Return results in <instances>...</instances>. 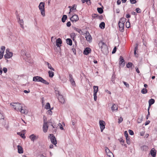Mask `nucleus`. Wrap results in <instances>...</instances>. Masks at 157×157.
<instances>
[{
  "label": "nucleus",
  "mask_w": 157,
  "mask_h": 157,
  "mask_svg": "<svg viewBox=\"0 0 157 157\" xmlns=\"http://www.w3.org/2000/svg\"><path fill=\"white\" fill-rule=\"evenodd\" d=\"M33 81L34 82H42L45 84L48 85L49 83L42 77L39 76H34L33 78Z\"/></svg>",
  "instance_id": "nucleus-1"
},
{
  "label": "nucleus",
  "mask_w": 157,
  "mask_h": 157,
  "mask_svg": "<svg viewBox=\"0 0 157 157\" xmlns=\"http://www.w3.org/2000/svg\"><path fill=\"white\" fill-rule=\"evenodd\" d=\"M10 105L13 106L14 109L17 111H20V109L22 108L21 104L18 102L11 103Z\"/></svg>",
  "instance_id": "nucleus-2"
},
{
  "label": "nucleus",
  "mask_w": 157,
  "mask_h": 157,
  "mask_svg": "<svg viewBox=\"0 0 157 157\" xmlns=\"http://www.w3.org/2000/svg\"><path fill=\"white\" fill-rule=\"evenodd\" d=\"M45 3L43 2H40L39 6V8L40 10L41 15L44 16L45 15V10H44Z\"/></svg>",
  "instance_id": "nucleus-3"
},
{
  "label": "nucleus",
  "mask_w": 157,
  "mask_h": 157,
  "mask_svg": "<svg viewBox=\"0 0 157 157\" xmlns=\"http://www.w3.org/2000/svg\"><path fill=\"white\" fill-rule=\"evenodd\" d=\"M94 89V99L95 101L97 100V94L98 90V86H93Z\"/></svg>",
  "instance_id": "nucleus-4"
},
{
  "label": "nucleus",
  "mask_w": 157,
  "mask_h": 157,
  "mask_svg": "<svg viewBox=\"0 0 157 157\" xmlns=\"http://www.w3.org/2000/svg\"><path fill=\"white\" fill-rule=\"evenodd\" d=\"M48 138L50 139L52 144L55 145L57 144V141L55 137L53 134H50L48 136Z\"/></svg>",
  "instance_id": "nucleus-5"
},
{
  "label": "nucleus",
  "mask_w": 157,
  "mask_h": 157,
  "mask_svg": "<svg viewBox=\"0 0 157 157\" xmlns=\"http://www.w3.org/2000/svg\"><path fill=\"white\" fill-rule=\"evenodd\" d=\"M56 94H58V98L59 102L62 103H64L65 101L62 95L60 94L59 91H57L56 92Z\"/></svg>",
  "instance_id": "nucleus-6"
},
{
  "label": "nucleus",
  "mask_w": 157,
  "mask_h": 157,
  "mask_svg": "<svg viewBox=\"0 0 157 157\" xmlns=\"http://www.w3.org/2000/svg\"><path fill=\"white\" fill-rule=\"evenodd\" d=\"M85 34L86 35L85 37L86 40L90 42L92 40V37L89 32L88 31H86Z\"/></svg>",
  "instance_id": "nucleus-7"
},
{
  "label": "nucleus",
  "mask_w": 157,
  "mask_h": 157,
  "mask_svg": "<svg viewBox=\"0 0 157 157\" xmlns=\"http://www.w3.org/2000/svg\"><path fill=\"white\" fill-rule=\"evenodd\" d=\"M6 54L4 55V57L6 58H10L12 57L13 56V53L9 51V50H6Z\"/></svg>",
  "instance_id": "nucleus-8"
},
{
  "label": "nucleus",
  "mask_w": 157,
  "mask_h": 157,
  "mask_svg": "<svg viewBox=\"0 0 157 157\" xmlns=\"http://www.w3.org/2000/svg\"><path fill=\"white\" fill-rule=\"evenodd\" d=\"M101 131L102 132L105 128V123L104 121L100 120L99 122Z\"/></svg>",
  "instance_id": "nucleus-9"
},
{
  "label": "nucleus",
  "mask_w": 157,
  "mask_h": 157,
  "mask_svg": "<svg viewBox=\"0 0 157 157\" xmlns=\"http://www.w3.org/2000/svg\"><path fill=\"white\" fill-rule=\"evenodd\" d=\"M99 45L101 49H108L107 45L102 41L99 42Z\"/></svg>",
  "instance_id": "nucleus-10"
},
{
  "label": "nucleus",
  "mask_w": 157,
  "mask_h": 157,
  "mask_svg": "<svg viewBox=\"0 0 157 157\" xmlns=\"http://www.w3.org/2000/svg\"><path fill=\"white\" fill-rule=\"evenodd\" d=\"M119 65L122 67H123L125 65V61L124 59L121 56H120L119 58Z\"/></svg>",
  "instance_id": "nucleus-11"
},
{
  "label": "nucleus",
  "mask_w": 157,
  "mask_h": 157,
  "mask_svg": "<svg viewBox=\"0 0 157 157\" xmlns=\"http://www.w3.org/2000/svg\"><path fill=\"white\" fill-rule=\"evenodd\" d=\"M71 21L72 22H76L78 20V15L75 14L72 16L70 18Z\"/></svg>",
  "instance_id": "nucleus-12"
},
{
  "label": "nucleus",
  "mask_w": 157,
  "mask_h": 157,
  "mask_svg": "<svg viewBox=\"0 0 157 157\" xmlns=\"http://www.w3.org/2000/svg\"><path fill=\"white\" fill-rule=\"evenodd\" d=\"M29 137L32 141L34 142L35 140H36L38 138V136L33 134L31 135Z\"/></svg>",
  "instance_id": "nucleus-13"
},
{
  "label": "nucleus",
  "mask_w": 157,
  "mask_h": 157,
  "mask_svg": "<svg viewBox=\"0 0 157 157\" xmlns=\"http://www.w3.org/2000/svg\"><path fill=\"white\" fill-rule=\"evenodd\" d=\"M150 154L153 157H155L156 155V151L154 148L151 149L150 151Z\"/></svg>",
  "instance_id": "nucleus-14"
},
{
  "label": "nucleus",
  "mask_w": 157,
  "mask_h": 157,
  "mask_svg": "<svg viewBox=\"0 0 157 157\" xmlns=\"http://www.w3.org/2000/svg\"><path fill=\"white\" fill-rule=\"evenodd\" d=\"M119 29L121 32H123L124 31V24L121 23L120 22H118Z\"/></svg>",
  "instance_id": "nucleus-15"
},
{
  "label": "nucleus",
  "mask_w": 157,
  "mask_h": 157,
  "mask_svg": "<svg viewBox=\"0 0 157 157\" xmlns=\"http://www.w3.org/2000/svg\"><path fill=\"white\" fill-rule=\"evenodd\" d=\"M62 43V41L60 38H58L56 40V45L58 47H60V46H61V44Z\"/></svg>",
  "instance_id": "nucleus-16"
},
{
  "label": "nucleus",
  "mask_w": 157,
  "mask_h": 157,
  "mask_svg": "<svg viewBox=\"0 0 157 157\" xmlns=\"http://www.w3.org/2000/svg\"><path fill=\"white\" fill-rule=\"evenodd\" d=\"M18 152L19 153H23V151L22 147L20 145L17 146Z\"/></svg>",
  "instance_id": "nucleus-17"
},
{
  "label": "nucleus",
  "mask_w": 157,
  "mask_h": 157,
  "mask_svg": "<svg viewBox=\"0 0 157 157\" xmlns=\"http://www.w3.org/2000/svg\"><path fill=\"white\" fill-rule=\"evenodd\" d=\"M48 128V126L47 124H43V131L44 132H47Z\"/></svg>",
  "instance_id": "nucleus-18"
},
{
  "label": "nucleus",
  "mask_w": 157,
  "mask_h": 157,
  "mask_svg": "<svg viewBox=\"0 0 157 157\" xmlns=\"http://www.w3.org/2000/svg\"><path fill=\"white\" fill-rule=\"evenodd\" d=\"M19 20L18 21V23L20 25V26L21 28L23 29L24 28V22L23 21L22 19H20V17H19Z\"/></svg>",
  "instance_id": "nucleus-19"
},
{
  "label": "nucleus",
  "mask_w": 157,
  "mask_h": 157,
  "mask_svg": "<svg viewBox=\"0 0 157 157\" xmlns=\"http://www.w3.org/2000/svg\"><path fill=\"white\" fill-rule=\"evenodd\" d=\"M102 8L98 7L97 9L98 13L100 14H101L103 12V7L102 6Z\"/></svg>",
  "instance_id": "nucleus-20"
},
{
  "label": "nucleus",
  "mask_w": 157,
  "mask_h": 157,
  "mask_svg": "<svg viewBox=\"0 0 157 157\" xmlns=\"http://www.w3.org/2000/svg\"><path fill=\"white\" fill-rule=\"evenodd\" d=\"M111 109L113 111L115 110H117L118 107L117 105L115 104H113V105L111 107Z\"/></svg>",
  "instance_id": "nucleus-21"
},
{
  "label": "nucleus",
  "mask_w": 157,
  "mask_h": 157,
  "mask_svg": "<svg viewBox=\"0 0 157 157\" xmlns=\"http://www.w3.org/2000/svg\"><path fill=\"white\" fill-rule=\"evenodd\" d=\"M66 43L68 45L71 46L72 45V40L70 38H67L66 40Z\"/></svg>",
  "instance_id": "nucleus-22"
},
{
  "label": "nucleus",
  "mask_w": 157,
  "mask_h": 157,
  "mask_svg": "<svg viewBox=\"0 0 157 157\" xmlns=\"http://www.w3.org/2000/svg\"><path fill=\"white\" fill-rule=\"evenodd\" d=\"M105 24L104 22H101L99 24V27L101 29H104L105 28Z\"/></svg>",
  "instance_id": "nucleus-23"
},
{
  "label": "nucleus",
  "mask_w": 157,
  "mask_h": 157,
  "mask_svg": "<svg viewBox=\"0 0 157 157\" xmlns=\"http://www.w3.org/2000/svg\"><path fill=\"white\" fill-rule=\"evenodd\" d=\"M45 63L48 65V67L49 69L53 71H55V69H54V68L52 67L51 65L50 64H49L48 62H45Z\"/></svg>",
  "instance_id": "nucleus-24"
},
{
  "label": "nucleus",
  "mask_w": 157,
  "mask_h": 157,
  "mask_svg": "<svg viewBox=\"0 0 157 157\" xmlns=\"http://www.w3.org/2000/svg\"><path fill=\"white\" fill-rule=\"evenodd\" d=\"M126 19L123 17L120 18L119 22H120L121 23L124 24V23L126 21Z\"/></svg>",
  "instance_id": "nucleus-25"
},
{
  "label": "nucleus",
  "mask_w": 157,
  "mask_h": 157,
  "mask_svg": "<svg viewBox=\"0 0 157 157\" xmlns=\"http://www.w3.org/2000/svg\"><path fill=\"white\" fill-rule=\"evenodd\" d=\"M91 50H84L83 52V54L85 55H87L90 53Z\"/></svg>",
  "instance_id": "nucleus-26"
},
{
  "label": "nucleus",
  "mask_w": 157,
  "mask_h": 157,
  "mask_svg": "<svg viewBox=\"0 0 157 157\" xmlns=\"http://www.w3.org/2000/svg\"><path fill=\"white\" fill-rule=\"evenodd\" d=\"M48 73L49 74V76L50 78L53 77L54 75V73L52 71H48Z\"/></svg>",
  "instance_id": "nucleus-27"
},
{
  "label": "nucleus",
  "mask_w": 157,
  "mask_h": 157,
  "mask_svg": "<svg viewBox=\"0 0 157 157\" xmlns=\"http://www.w3.org/2000/svg\"><path fill=\"white\" fill-rule=\"evenodd\" d=\"M67 18V16L66 15H63L62 18V21L63 22H64Z\"/></svg>",
  "instance_id": "nucleus-28"
},
{
  "label": "nucleus",
  "mask_w": 157,
  "mask_h": 157,
  "mask_svg": "<svg viewBox=\"0 0 157 157\" xmlns=\"http://www.w3.org/2000/svg\"><path fill=\"white\" fill-rule=\"evenodd\" d=\"M76 35L74 33H72L70 35L71 37L72 38L73 41H75V38L76 37Z\"/></svg>",
  "instance_id": "nucleus-29"
},
{
  "label": "nucleus",
  "mask_w": 157,
  "mask_h": 157,
  "mask_svg": "<svg viewBox=\"0 0 157 157\" xmlns=\"http://www.w3.org/2000/svg\"><path fill=\"white\" fill-rule=\"evenodd\" d=\"M149 105H150V106H151V105L153 104L155 102V100L153 99H150L149 101Z\"/></svg>",
  "instance_id": "nucleus-30"
},
{
  "label": "nucleus",
  "mask_w": 157,
  "mask_h": 157,
  "mask_svg": "<svg viewBox=\"0 0 157 157\" xmlns=\"http://www.w3.org/2000/svg\"><path fill=\"white\" fill-rule=\"evenodd\" d=\"M94 15H96V17L101 20H102L103 18V16L102 15H99L96 14H94Z\"/></svg>",
  "instance_id": "nucleus-31"
},
{
  "label": "nucleus",
  "mask_w": 157,
  "mask_h": 157,
  "mask_svg": "<svg viewBox=\"0 0 157 157\" xmlns=\"http://www.w3.org/2000/svg\"><path fill=\"white\" fill-rule=\"evenodd\" d=\"M20 111L22 113L27 114L28 113V111L26 110H24L22 109V108L20 109Z\"/></svg>",
  "instance_id": "nucleus-32"
},
{
  "label": "nucleus",
  "mask_w": 157,
  "mask_h": 157,
  "mask_svg": "<svg viewBox=\"0 0 157 157\" xmlns=\"http://www.w3.org/2000/svg\"><path fill=\"white\" fill-rule=\"evenodd\" d=\"M147 89L145 88H144L141 91V92L142 94H145L147 93Z\"/></svg>",
  "instance_id": "nucleus-33"
},
{
  "label": "nucleus",
  "mask_w": 157,
  "mask_h": 157,
  "mask_svg": "<svg viewBox=\"0 0 157 157\" xmlns=\"http://www.w3.org/2000/svg\"><path fill=\"white\" fill-rule=\"evenodd\" d=\"M45 108L47 109L50 108V105L49 103H47L45 106Z\"/></svg>",
  "instance_id": "nucleus-34"
},
{
  "label": "nucleus",
  "mask_w": 157,
  "mask_h": 157,
  "mask_svg": "<svg viewBox=\"0 0 157 157\" xmlns=\"http://www.w3.org/2000/svg\"><path fill=\"white\" fill-rule=\"evenodd\" d=\"M129 20L128 19L126 23V26L127 28H129L130 27V22L129 21Z\"/></svg>",
  "instance_id": "nucleus-35"
},
{
  "label": "nucleus",
  "mask_w": 157,
  "mask_h": 157,
  "mask_svg": "<svg viewBox=\"0 0 157 157\" xmlns=\"http://www.w3.org/2000/svg\"><path fill=\"white\" fill-rule=\"evenodd\" d=\"M115 76L114 74H113L112 75L111 81L113 83H115Z\"/></svg>",
  "instance_id": "nucleus-36"
},
{
  "label": "nucleus",
  "mask_w": 157,
  "mask_h": 157,
  "mask_svg": "<svg viewBox=\"0 0 157 157\" xmlns=\"http://www.w3.org/2000/svg\"><path fill=\"white\" fill-rule=\"evenodd\" d=\"M70 82L71 83V84L73 86H75V83L74 80V79H72L69 80Z\"/></svg>",
  "instance_id": "nucleus-37"
},
{
  "label": "nucleus",
  "mask_w": 157,
  "mask_h": 157,
  "mask_svg": "<svg viewBox=\"0 0 157 157\" xmlns=\"http://www.w3.org/2000/svg\"><path fill=\"white\" fill-rule=\"evenodd\" d=\"M132 65V63L129 62L126 65V67L127 68H129L131 67Z\"/></svg>",
  "instance_id": "nucleus-38"
},
{
  "label": "nucleus",
  "mask_w": 157,
  "mask_h": 157,
  "mask_svg": "<svg viewBox=\"0 0 157 157\" xmlns=\"http://www.w3.org/2000/svg\"><path fill=\"white\" fill-rule=\"evenodd\" d=\"M108 157H114L113 154L111 151L107 154Z\"/></svg>",
  "instance_id": "nucleus-39"
},
{
  "label": "nucleus",
  "mask_w": 157,
  "mask_h": 157,
  "mask_svg": "<svg viewBox=\"0 0 157 157\" xmlns=\"http://www.w3.org/2000/svg\"><path fill=\"white\" fill-rule=\"evenodd\" d=\"M104 51H102V50H101V51L102 52H103L105 54V55H107L108 52V50H103Z\"/></svg>",
  "instance_id": "nucleus-40"
},
{
  "label": "nucleus",
  "mask_w": 157,
  "mask_h": 157,
  "mask_svg": "<svg viewBox=\"0 0 157 157\" xmlns=\"http://www.w3.org/2000/svg\"><path fill=\"white\" fill-rule=\"evenodd\" d=\"M3 50H2V51H1L0 52V59H1L3 56V52L4 51H3Z\"/></svg>",
  "instance_id": "nucleus-41"
},
{
  "label": "nucleus",
  "mask_w": 157,
  "mask_h": 157,
  "mask_svg": "<svg viewBox=\"0 0 157 157\" xmlns=\"http://www.w3.org/2000/svg\"><path fill=\"white\" fill-rule=\"evenodd\" d=\"M105 152L106 153V154L109 153V152H110L109 149L107 147H105Z\"/></svg>",
  "instance_id": "nucleus-42"
},
{
  "label": "nucleus",
  "mask_w": 157,
  "mask_h": 157,
  "mask_svg": "<svg viewBox=\"0 0 157 157\" xmlns=\"http://www.w3.org/2000/svg\"><path fill=\"white\" fill-rule=\"evenodd\" d=\"M136 12L138 13H140L141 12V10L139 8H136Z\"/></svg>",
  "instance_id": "nucleus-43"
},
{
  "label": "nucleus",
  "mask_w": 157,
  "mask_h": 157,
  "mask_svg": "<svg viewBox=\"0 0 157 157\" xmlns=\"http://www.w3.org/2000/svg\"><path fill=\"white\" fill-rule=\"evenodd\" d=\"M74 29L79 33H80V32H81V29L76 27H75Z\"/></svg>",
  "instance_id": "nucleus-44"
},
{
  "label": "nucleus",
  "mask_w": 157,
  "mask_h": 157,
  "mask_svg": "<svg viewBox=\"0 0 157 157\" xmlns=\"http://www.w3.org/2000/svg\"><path fill=\"white\" fill-rule=\"evenodd\" d=\"M130 3L132 4H135L137 2L136 0H130Z\"/></svg>",
  "instance_id": "nucleus-45"
},
{
  "label": "nucleus",
  "mask_w": 157,
  "mask_h": 157,
  "mask_svg": "<svg viewBox=\"0 0 157 157\" xmlns=\"http://www.w3.org/2000/svg\"><path fill=\"white\" fill-rule=\"evenodd\" d=\"M126 139V142L127 144H130V139L128 138V137Z\"/></svg>",
  "instance_id": "nucleus-46"
},
{
  "label": "nucleus",
  "mask_w": 157,
  "mask_h": 157,
  "mask_svg": "<svg viewBox=\"0 0 157 157\" xmlns=\"http://www.w3.org/2000/svg\"><path fill=\"white\" fill-rule=\"evenodd\" d=\"M123 120V119L122 117H120L119 119H118V122L119 123H120Z\"/></svg>",
  "instance_id": "nucleus-47"
},
{
  "label": "nucleus",
  "mask_w": 157,
  "mask_h": 157,
  "mask_svg": "<svg viewBox=\"0 0 157 157\" xmlns=\"http://www.w3.org/2000/svg\"><path fill=\"white\" fill-rule=\"evenodd\" d=\"M128 132L129 134H130L131 135H132L134 134L132 130H129L128 131Z\"/></svg>",
  "instance_id": "nucleus-48"
},
{
  "label": "nucleus",
  "mask_w": 157,
  "mask_h": 157,
  "mask_svg": "<svg viewBox=\"0 0 157 157\" xmlns=\"http://www.w3.org/2000/svg\"><path fill=\"white\" fill-rule=\"evenodd\" d=\"M125 136L126 137V138L128 137V134L127 131H125L124 132Z\"/></svg>",
  "instance_id": "nucleus-49"
},
{
  "label": "nucleus",
  "mask_w": 157,
  "mask_h": 157,
  "mask_svg": "<svg viewBox=\"0 0 157 157\" xmlns=\"http://www.w3.org/2000/svg\"><path fill=\"white\" fill-rule=\"evenodd\" d=\"M123 82L124 84V85L126 86V87H129V85L126 82L123 81Z\"/></svg>",
  "instance_id": "nucleus-50"
},
{
  "label": "nucleus",
  "mask_w": 157,
  "mask_h": 157,
  "mask_svg": "<svg viewBox=\"0 0 157 157\" xmlns=\"http://www.w3.org/2000/svg\"><path fill=\"white\" fill-rule=\"evenodd\" d=\"M67 26L69 27L71 26V24L70 21H68L67 23Z\"/></svg>",
  "instance_id": "nucleus-51"
},
{
  "label": "nucleus",
  "mask_w": 157,
  "mask_h": 157,
  "mask_svg": "<svg viewBox=\"0 0 157 157\" xmlns=\"http://www.w3.org/2000/svg\"><path fill=\"white\" fill-rule=\"evenodd\" d=\"M76 5L75 4L73 5L72 6V8H71L72 10H76Z\"/></svg>",
  "instance_id": "nucleus-52"
},
{
  "label": "nucleus",
  "mask_w": 157,
  "mask_h": 157,
  "mask_svg": "<svg viewBox=\"0 0 157 157\" xmlns=\"http://www.w3.org/2000/svg\"><path fill=\"white\" fill-rule=\"evenodd\" d=\"M17 134L19 135L23 138H25V136L24 134H23L22 133L21 134L20 132H19V133H17Z\"/></svg>",
  "instance_id": "nucleus-53"
},
{
  "label": "nucleus",
  "mask_w": 157,
  "mask_h": 157,
  "mask_svg": "<svg viewBox=\"0 0 157 157\" xmlns=\"http://www.w3.org/2000/svg\"><path fill=\"white\" fill-rule=\"evenodd\" d=\"M47 113L48 114H49V115H52V112L51 111V109H50L48 110L47 111Z\"/></svg>",
  "instance_id": "nucleus-54"
},
{
  "label": "nucleus",
  "mask_w": 157,
  "mask_h": 157,
  "mask_svg": "<svg viewBox=\"0 0 157 157\" xmlns=\"http://www.w3.org/2000/svg\"><path fill=\"white\" fill-rule=\"evenodd\" d=\"M120 141L122 145H123L124 143V141L122 139H120Z\"/></svg>",
  "instance_id": "nucleus-55"
},
{
  "label": "nucleus",
  "mask_w": 157,
  "mask_h": 157,
  "mask_svg": "<svg viewBox=\"0 0 157 157\" xmlns=\"http://www.w3.org/2000/svg\"><path fill=\"white\" fill-rule=\"evenodd\" d=\"M134 50V54H135V56L136 57H138V54H137L136 53L137 50Z\"/></svg>",
  "instance_id": "nucleus-56"
},
{
  "label": "nucleus",
  "mask_w": 157,
  "mask_h": 157,
  "mask_svg": "<svg viewBox=\"0 0 157 157\" xmlns=\"http://www.w3.org/2000/svg\"><path fill=\"white\" fill-rule=\"evenodd\" d=\"M58 125L59 126V127L61 129V130L63 129V128L62 126V125L60 123H59V124H58Z\"/></svg>",
  "instance_id": "nucleus-57"
},
{
  "label": "nucleus",
  "mask_w": 157,
  "mask_h": 157,
  "mask_svg": "<svg viewBox=\"0 0 157 157\" xmlns=\"http://www.w3.org/2000/svg\"><path fill=\"white\" fill-rule=\"evenodd\" d=\"M3 71L5 73H6L7 72V70L6 67H4L3 68Z\"/></svg>",
  "instance_id": "nucleus-58"
},
{
  "label": "nucleus",
  "mask_w": 157,
  "mask_h": 157,
  "mask_svg": "<svg viewBox=\"0 0 157 157\" xmlns=\"http://www.w3.org/2000/svg\"><path fill=\"white\" fill-rule=\"evenodd\" d=\"M121 3V0H117V4L118 5H119Z\"/></svg>",
  "instance_id": "nucleus-59"
},
{
  "label": "nucleus",
  "mask_w": 157,
  "mask_h": 157,
  "mask_svg": "<svg viewBox=\"0 0 157 157\" xmlns=\"http://www.w3.org/2000/svg\"><path fill=\"white\" fill-rule=\"evenodd\" d=\"M4 119V117L2 114L0 113V120Z\"/></svg>",
  "instance_id": "nucleus-60"
},
{
  "label": "nucleus",
  "mask_w": 157,
  "mask_h": 157,
  "mask_svg": "<svg viewBox=\"0 0 157 157\" xmlns=\"http://www.w3.org/2000/svg\"><path fill=\"white\" fill-rule=\"evenodd\" d=\"M76 121L75 120H73L71 121V123L73 125H74L75 124Z\"/></svg>",
  "instance_id": "nucleus-61"
},
{
  "label": "nucleus",
  "mask_w": 157,
  "mask_h": 157,
  "mask_svg": "<svg viewBox=\"0 0 157 157\" xmlns=\"http://www.w3.org/2000/svg\"><path fill=\"white\" fill-rule=\"evenodd\" d=\"M141 148H143V149H147V147L146 146H144L141 147Z\"/></svg>",
  "instance_id": "nucleus-62"
},
{
  "label": "nucleus",
  "mask_w": 157,
  "mask_h": 157,
  "mask_svg": "<svg viewBox=\"0 0 157 157\" xmlns=\"http://www.w3.org/2000/svg\"><path fill=\"white\" fill-rule=\"evenodd\" d=\"M131 17V15H130L128 13V14H127L126 15V17L127 18H130Z\"/></svg>",
  "instance_id": "nucleus-63"
},
{
  "label": "nucleus",
  "mask_w": 157,
  "mask_h": 157,
  "mask_svg": "<svg viewBox=\"0 0 157 157\" xmlns=\"http://www.w3.org/2000/svg\"><path fill=\"white\" fill-rule=\"evenodd\" d=\"M116 12L117 13H120V10L119 8H117L116 10Z\"/></svg>",
  "instance_id": "nucleus-64"
}]
</instances>
